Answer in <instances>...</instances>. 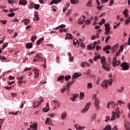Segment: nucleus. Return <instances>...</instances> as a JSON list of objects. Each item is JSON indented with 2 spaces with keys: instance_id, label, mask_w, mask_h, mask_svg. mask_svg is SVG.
I'll list each match as a JSON object with an SVG mask.
<instances>
[{
  "instance_id": "16",
  "label": "nucleus",
  "mask_w": 130,
  "mask_h": 130,
  "mask_svg": "<svg viewBox=\"0 0 130 130\" xmlns=\"http://www.w3.org/2000/svg\"><path fill=\"white\" fill-rule=\"evenodd\" d=\"M73 38H74L73 37V36L69 33V32H67L66 35V38H65V40H67V39H73Z\"/></svg>"
},
{
  "instance_id": "41",
  "label": "nucleus",
  "mask_w": 130,
  "mask_h": 130,
  "mask_svg": "<svg viewBox=\"0 0 130 130\" xmlns=\"http://www.w3.org/2000/svg\"><path fill=\"white\" fill-rule=\"evenodd\" d=\"M49 110H50L49 108H44L43 109V112H48V111H49Z\"/></svg>"
},
{
  "instance_id": "34",
  "label": "nucleus",
  "mask_w": 130,
  "mask_h": 130,
  "mask_svg": "<svg viewBox=\"0 0 130 130\" xmlns=\"http://www.w3.org/2000/svg\"><path fill=\"white\" fill-rule=\"evenodd\" d=\"M79 77H80L79 73H75L72 78H74V80H75V79H77V78H79Z\"/></svg>"
},
{
  "instance_id": "58",
  "label": "nucleus",
  "mask_w": 130,
  "mask_h": 130,
  "mask_svg": "<svg viewBox=\"0 0 130 130\" xmlns=\"http://www.w3.org/2000/svg\"><path fill=\"white\" fill-rule=\"evenodd\" d=\"M120 54V51H117L116 52V56H119V55Z\"/></svg>"
},
{
  "instance_id": "25",
  "label": "nucleus",
  "mask_w": 130,
  "mask_h": 130,
  "mask_svg": "<svg viewBox=\"0 0 130 130\" xmlns=\"http://www.w3.org/2000/svg\"><path fill=\"white\" fill-rule=\"evenodd\" d=\"M34 71L35 72V78H37L39 76V71L37 69H35Z\"/></svg>"
},
{
  "instance_id": "6",
  "label": "nucleus",
  "mask_w": 130,
  "mask_h": 130,
  "mask_svg": "<svg viewBox=\"0 0 130 130\" xmlns=\"http://www.w3.org/2000/svg\"><path fill=\"white\" fill-rule=\"evenodd\" d=\"M38 126V125L37 124V123L35 122L32 124L30 125V128H28L27 130H36L37 129Z\"/></svg>"
},
{
  "instance_id": "12",
  "label": "nucleus",
  "mask_w": 130,
  "mask_h": 130,
  "mask_svg": "<svg viewBox=\"0 0 130 130\" xmlns=\"http://www.w3.org/2000/svg\"><path fill=\"white\" fill-rule=\"evenodd\" d=\"M102 87H105V88H108V80H105L104 82H103L102 85Z\"/></svg>"
},
{
  "instance_id": "39",
  "label": "nucleus",
  "mask_w": 130,
  "mask_h": 130,
  "mask_svg": "<svg viewBox=\"0 0 130 130\" xmlns=\"http://www.w3.org/2000/svg\"><path fill=\"white\" fill-rule=\"evenodd\" d=\"M45 123H47L48 124H50L51 123V121H50V118H47L46 120Z\"/></svg>"
},
{
  "instance_id": "62",
  "label": "nucleus",
  "mask_w": 130,
  "mask_h": 130,
  "mask_svg": "<svg viewBox=\"0 0 130 130\" xmlns=\"http://www.w3.org/2000/svg\"><path fill=\"white\" fill-rule=\"evenodd\" d=\"M110 118V117H109V116H107L106 117V119L105 120V121H107L108 120H109Z\"/></svg>"
},
{
  "instance_id": "18",
  "label": "nucleus",
  "mask_w": 130,
  "mask_h": 130,
  "mask_svg": "<svg viewBox=\"0 0 130 130\" xmlns=\"http://www.w3.org/2000/svg\"><path fill=\"white\" fill-rule=\"evenodd\" d=\"M35 18L34 21H39V16H38V12H35L34 13Z\"/></svg>"
},
{
  "instance_id": "29",
  "label": "nucleus",
  "mask_w": 130,
  "mask_h": 130,
  "mask_svg": "<svg viewBox=\"0 0 130 130\" xmlns=\"http://www.w3.org/2000/svg\"><path fill=\"white\" fill-rule=\"evenodd\" d=\"M66 117H67V113L64 112L61 114V118L62 120H63Z\"/></svg>"
},
{
  "instance_id": "15",
  "label": "nucleus",
  "mask_w": 130,
  "mask_h": 130,
  "mask_svg": "<svg viewBox=\"0 0 130 130\" xmlns=\"http://www.w3.org/2000/svg\"><path fill=\"white\" fill-rule=\"evenodd\" d=\"M72 80L71 82H69L67 85V89H70V86H72L74 83H75V80H74V77L72 78Z\"/></svg>"
},
{
  "instance_id": "27",
  "label": "nucleus",
  "mask_w": 130,
  "mask_h": 130,
  "mask_svg": "<svg viewBox=\"0 0 130 130\" xmlns=\"http://www.w3.org/2000/svg\"><path fill=\"white\" fill-rule=\"evenodd\" d=\"M36 39H37V37L36 36H32L30 38L31 42H35V40H36Z\"/></svg>"
},
{
  "instance_id": "2",
  "label": "nucleus",
  "mask_w": 130,
  "mask_h": 130,
  "mask_svg": "<svg viewBox=\"0 0 130 130\" xmlns=\"http://www.w3.org/2000/svg\"><path fill=\"white\" fill-rule=\"evenodd\" d=\"M52 102L54 104V106L53 107L54 110H55L57 107L59 108L60 107V103H59L57 100H54L52 101Z\"/></svg>"
},
{
  "instance_id": "44",
  "label": "nucleus",
  "mask_w": 130,
  "mask_h": 130,
  "mask_svg": "<svg viewBox=\"0 0 130 130\" xmlns=\"http://www.w3.org/2000/svg\"><path fill=\"white\" fill-rule=\"evenodd\" d=\"M39 8H40L39 4H35L34 9H35V10H38Z\"/></svg>"
},
{
  "instance_id": "14",
  "label": "nucleus",
  "mask_w": 130,
  "mask_h": 130,
  "mask_svg": "<svg viewBox=\"0 0 130 130\" xmlns=\"http://www.w3.org/2000/svg\"><path fill=\"white\" fill-rule=\"evenodd\" d=\"M27 3L26 0H19V5H20V6H26Z\"/></svg>"
},
{
  "instance_id": "32",
  "label": "nucleus",
  "mask_w": 130,
  "mask_h": 130,
  "mask_svg": "<svg viewBox=\"0 0 130 130\" xmlns=\"http://www.w3.org/2000/svg\"><path fill=\"white\" fill-rule=\"evenodd\" d=\"M123 89H124L123 87H121L120 89H118L117 91L119 94H121V93H122Z\"/></svg>"
},
{
  "instance_id": "24",
  "label": "nucleus",
  "mask_w": 130,
  "mask_h": 130,
  "mask_svg": "<svg viewBox=\"0 0 130 130\" xmlns=\"http://www.w3.org/2000/svg\"><path fill=\"white\" fill-rule=\"evenodd\" d=\"M23 22L24 23V25H25V26H27V25H28L29 23H30V19L26 18L23 20Z\"/></svg>"
},
{
  "instance_id": "26",
  "label": "nucleus",
  "mask_w": 130,
  "mask_h": 130,
  "mask_svg": "<svg viewBox=\"0 0 130 130\" xmlns=\"http://www.w3.org/2000/svg\"><path fill=\"white\" fill-rule=\"evenodd\" d=\"M70 61H74V57H72V53H69L68 54Z\"/></svg>"
},
{
  "instance_id": "52",
  "label": "nucleus",
  "mask_w": 130,
  "mask_h": 130,
  "mask_svg": "<svg viewBox=\"0 0 130 130\" xmlns=\"http://www.w3.org/2000/svg\"><path fill=\"white\" fill-rule=\"evenodd\" d=\"M8 45H9V44L8 43H6L5 44H4L3 45V49H5V48H6L7 47V46H8Z\"/></svg>"
},
{
  "instance_id": "47",
  "label": "nucleus",
  "mask_w": 130,
  "mask_h": 130,
  "mask_svg": "<svg viewBox=\"0 0 130 130\" xmlns=\"http://www.w3.org/2000/svg\"><path fill=\"white\" fill-rule=\"evenodd\" d=\"M113 82V80H112V79L110 78V79L108 81V84H109V85H112Z\"/></svg>"
},
{
  "instance_id": "5",
  "label": "nucleus",
  "mask_w": 130,
  "mask_h": 130,
  "mask_svg": "<svg viewBox=\"0 0 130 130\" xmlns=\"http://www.w3.org/2000/svg\"><path fill=\"white\" fill-rule=\"evenodd\" d=\"M120 66L124 71H126L129 69V66L125 62H122Z\"/></svg>"
},
{
  "instance_id": "40",
  "label": "nucleus",
  "mask_w": 130,
  "mask_h": 130,
  "mask_svg": "<svg viewBox=\"0 0 130 130\" xmlns=\"http://www.w3.org/2000/svg\"><path fill=\"white\" fill-rule=\"evenodd\" d=\"M93 88V85L91 83H88L87 84V89H92Z\"/></svg>"
},
{
  "instance_id": "53",
  "label": "nucleus",
  "mask_w": 130,
  "mask_h": 130,
  "mask_svg": "<svg viewBox=\"0 0 130 130\" xmlns=\"http://www.w3.org/2000/svg\"><path fill=\"white\" fill-rule=\"evenodd\" d=\"M109 39H110V36H108L106 39V41H105L106 43H107L108 42V41L109 40Z\"/></svg>"
},
{
  "instance_id": "30",
  "label": "nucleus",
  "mask_w": 130,
  "mask_h": 130,
  "mask_svg": "<svg viewBox=\"0 0 130 130\" xmlns=\"http://www.w3.org/2000/svg\"><path fill=\"white\" fill-rule=\"evenodd\" d=\"M74 45L75 46V47H79V45L80 44V42L77 41V42H75V40H74L73 43Z\"/></svg>"
},
{
  "instance_id": "60",
  "label": "nucleus",
  "mask_w": 130,
  "mask_h": 130,
  "mask_svg": "<svg viewBox=\"0 0 130 130\" xmlns=\"http://www.w3.org/2000/svg\"><path fill=\"white\" fill-rule=\"evenodd\" d=\"M117 129H118L117 125H115L114 126V127L112 128V130H117Z\"/></svg>"
},
{
  "instance_id": "59",
  "label": "nucleus",
  "mask_w": 130,
  "mask_h": 130,
  "mask_svg": "<svg viewBox=\"0 0 130 130\" xmlns=\"http://www.w3.org/2000/svg\"><path fill=\"white\" fill-rule=\"evenodd\" d=\"M86 6H87V7H91V6H92V4L91 3L90 1H89L87 4H86Z\"/></svg>"
},
{
  "instance_id": "43",
  "label": "nucleus",
  "mask_w": 130,
  "mask_h": 130,
  "mask_svg": "<svg viewBox=\"0 0 130 130\" xmlns=\"http://www.w3.org/2000/svg\"><path fill=\"white\" fill-rule=\"evenodd\" d=\"M129 22H130V16L128 17V19H127L125 20L124 24L125 25H127V24H128V23H129Z\"/></svg>"
},
{
  "instance_id": "11",
  "label": "nucleus",
  "mask_w": 130,
  "mask_h": 130,
  "mask_svg": "<svg viewBox=\"0 0 130 130\" xmlns=\"http://www.w3.org/2000/svg\"><path fill=\"white\" fill-rule=\"evenodd\" d=\"M124 126L126 130H130V123L128 121H126L124 123Z\"/></svg>"
},
{
  "instance_id": "8",
  "label": "nucleus",
  "mask_w": 130,
  "mask_h": 130,
  "mask_svg": "<svg viewBox=\"0 0 130 130\" xmlns=\"http://www.w3.org/2000/svg\"><path fill=\"white\" fill-rule=\"evenodd\" d=\"M102 69L106 70V71H109V70H110V67H109V64H107V62H106L102 65Z\"/></svg>"
},
{
  "instance_id": "31",
  "label": "nucleus",
  "mask_w": 130,
  "mask_h": 130,
  "mask_svg": "<svg viewBox=\"0 0 130 130\" xmlns=\"http://www.w3.org/2000/svg\"><path fill=\"white\" fill-rule=\"evenodd\" d=\"M115 119V113L114 112H112V115L110 119V120H114Z\"/></svg>"
},
{
  "instance_id": "48",
  "label": "nucleus",
  "mask_w": 130,
  "mask_h": 130,
  "mask_svg": "<svg viewBox=\"0 0 130 130\" xmlns=\"http://www.w3.org/2000/svg\"><path fill=\"white\" fill-rule=\"evenodd\" d=\"M121 104H124V103L121 101H118L117 103V105H121Z\"/></svg>"
},
{
  "instance_id": "22",
  "label": "nucleus",
  "mask_w": 130,
  "mask_h": 130,
  "mask_svg": "<svg viewBox=\"0 0 130 130\" xmlns=\"http://www.w3.org/2000/svg\"><path fill=\"white\" fill-rule=\"evenodd\" d=\"M25 46L26 48H27V49H30V48H32V46H33V44H32V43H27Z\"/></svg>"
},
{
  "instance_id": "61",
  "label": "nucleus",
  "mask_w": 130,
  "mask_h": 130,
  "mask_svg": "<svg viewBox=\"0 0 130 130\" xmlns=\"http://www.w3.org/2000/svg\"><path fill=\"white\" fill-rule=\"evenodd\" d=\"M70 100H71V101H73V102H75V101H76V99L75 98V97L73 96L70 98Z\"/></svg>"
},
{
  "instance_id": "21",
  "label": "nucleus",
  "mask_w": 130,
  "mask_h": 130,
  "mask_svg": "<svg viewBox=\"0 0 130 130\" xmlns=\"http://www.w3.org/2000/svg\"><path fill=\"white\" fill-rule=\"evenodd\" d=\"M128 10L127 9H125L124 11L123 12V14L125 18H127V17H128V14H127V13H128Z\"/></svg>"
},
{
  "instance_id": "7",
  "label": "nucleus",
  "mask_w": 130,
  "mask_h": 130,
  "mask_svg": "<svg viewBox=\"0 0 130 130\" xmlns=\"http://www.w3.org/2000/svg\"><path fill=\"white\" fill-rule=\"evenodd\" d=\"M90 106H91V103H88L86 104V106H85L84 108H83L82 110V112H86L88 111L89 108H90Z\"/></svg>"
},
{
  "instance_id": "3",
  "label": "nucleus",
  "mask_w": 130,
  "mask_h": 130,
  "mask_svg": "<svg viewBox=\"0 0 130 130\" xmlns=\"http://www.w3.org/2000/svg\"><path fill=\"white\" fill-rule=\"evenodd\" d=\"M94 106L96 110L100 109V101H99V99H95L94 101Z\"/></svg>"
},
{
  "instance_id": "45",
  "label": "nucleus",
  "mask_w": 130,
  "mask_h": 130,
  "mask_svg": "<svg viewBox=\"0 0 130 130\" xmlns=\"http://www.w3.org/2000/svg\"><path fill=\"white\" fill-rule=\"evenodd\" d=\"M87 47L89 50H92L95 49V46H92L91 45L88 46Z\"/></svg>"
},
{
  "instance_id": "46",
  "label": "nucleus",
  "mask_w": 130,
  "mask_h": 130,
  "mask_svg": "<svg viewBox=\"0 0 130 130\" xmlns=\"http://www.w3.org/2000/svg\"><path fill=\"white\" fill-rule=\"evenodd\" d=\"M3 122H4V119H0V129H2Z\"/></svg>"
},
{
  "instance_id": "1",
  "label": "nucleus",
  "mask_w": 130,
  "mask_h": 130,
  "mask_svg": "<svg viewBox=\"0 0 130 130\" xmlns=\"http://www.w3.org/2000/svg\"><path fill=\"white\" fill-rule=\"evenodd\" d=\"M38 60L41 61H44V58H42L40 55L37 54L36 56L34 58V61H38Z\"/></svg>"
},
{
  "instance_id": "23",
  "label": "nucleus",
  "mask_w": 130,
  "mask_h": 130,
  "mask_svg": "<svg viewBox=\"0 0 130 130\" xmlns=\"http://www.w3.org/2000/svg\"><path fill=\"white\" fill-rule=\"evenodd\" d=\"M44 40V38H40L39 40H38L36 43L37 45L38 46V45H40V43H41V42L43 41Z\"/></svg>"
},
{
  "instance_id": "17",
  "label": "nucleus",
  "mask_w": 130,
  "mask_h": 130,
  "mask_svg": "<svg viewBox=\"0 0 130 130\" xmlns=\"http://www.w3.org/2000/svg\"><path fill=\"white\" fill-rule=\"evenodd\" d=\"M74 126L75 127H76V129H78V130H82L85 128V126H80V125L79 124H75Z\"/></svg>"
},
{
  "instance_id": "54",
  "label": "nucleus",
  "mask_w": 130,
  "mask_h": 130,
  "mask_svg": "<svg viewBox=\"0 0 130 130\" xmlns=\"http://www.w3.org/2000/svg\"><path fill=\"white\" fill-rule=\"evenodd\" d=\"M119 25H120V23H117L116 25H114L113 26V28L114 29H116V28H117V27L119 26Z\"/></svg>"
},
{
  "instance_id": "38",
  "label": "nucleus",
  "mask_w": 130,
  "mask_h": 130,
  "mask_svg": "<svg viewBox=\"0 0 130 130\" xmlns=\"http://www.w3.org/2000/svg\"><path fill=\"white\" fill-rule=\"evenodd\" d=\"M84 97H85V93L84 92H81L80 93V99L82 100L83 99V98H84Z\"/></svg>"
},
{
  "instance_id": "19",
  "label": "nucleus",
  "mask_w": 130,
  "mask_h": 130,
  "mask_svg": "<svg viewBox=\"0 0 130 130\" xmlns=\"http://www.w3.org/2000/svg\"><path fill=\"white\" fill-rule=\"evenodd\" d=\"M86 66L87 67H90V63L87 62H82L81 63V67L82 68H85V66Z\"/></svg>"
},
{
  "instance_id": "63",
  "label": "nucleus",
  "mask_w": 130,
  "mask_h": 130,
  "mask_svg": "<svg viewBox=\"0 0 130 130\" xmlns=\"http://www.w3.org/2000/svg\"><path fill=\"white\" fill-rule=\"evenodd\" d=\"M122 50H123V46L121 45L120 47V49H119V51L120 52L121 51H122Z\"/></svg>"
},
{
  "instance_id": "13",
  "label": "nucleus",
  "mask_w": 130,
  "mask_h": 130,
  "mask_svg": "<svg viewBox=\"0 0 130 130\" xmlns=\"http://www.w3.org/2000/svg\"><path fill=\"white\" fill-rule=\"evenodd\" d=\"M116 64H117V59H116V57H114L113 58V61H112V66L113 68H115V67H116Z\"/></svg>"
},
{
  "instance_id": "57",
  "label": "nucleus",
  "mask_w": 130,
  "mask_h": 130,
  "mask_svg": "<svg viewBox=\"0 0 130 130\" xmlns=\"http://www.w3.org/2000/svg\"><path fill=\"white\" fill-rule=\"evenodd\" d=\"M115 105V104L113 102H110V106L112 107H114V106Z\"/></svg>"
},
{
  "instance_id": "55",
  "label": "nucleus",
  "mask_w": 130,
  "mask_h": 130,
  "mask_svg": "<svg viewBox=\"0 0 130 130\" xmlns=\"http://www.w3.org/2000/svg\"><path fill=\"white\" fill-rule=\"evenodd\" d=\"M110 29H111L110 27H105V30L107 31V32H110Z\"/></svg>"
},
{
  "instance_id": "64",
  "label": "nucleus",
  "mask_w": 130,
  "mask_h": 130,
  "mask_svg": "<svg viewBox=\"0 0 130 130\" xmlns=\"http://www.w3.org/2000/svg\"><path fill=\"white\" fill-rule=\"evenodd\" d=\"M80 46L81 47H82V48H84L85 47V44H84V43H81L80 44Z\"/></svg>"
},
{
  "instance_id": "28",
  "label": "nucleus",
  "mask_w": 130,
  "mask_h": 130,
  "mask_svg": "<svg viewBox=\"0 0 130 130\" xmlns=\"http://www.w3.org/2000/svg\"><path fill=\"white\" fill-rule=\"evenodd\" d=\"M64 79V76L63 75H61L57 78L58 82H59L60 81H62V80Z\"/></svg>"
},
{
  "instance_id": "37",
  "label": "nucleus",
  "mask_w": 130,
  "mask_h": 130,
  "mask_svg": "<svg viewBox=\"0 0 130 130\" xmlns=\"http://www.w3.org/2000/svg\"><path fill=\"white\" fill-rule=\"evenodd\" d=\"M64 80L65 81H69V80H70V79H71V78H72V77L70 75H66L64 76Z\"/></svg>"
},
{
  "instance_id": "49",
  "label": "nucleus",
  "mask_w": 130,
  "mask_h": 130,
  "mask_svg": "<svg viewBox=\"0 0 130 130\" xmlns=\"http://www.w3.org/2000/svg\"><path fill=\"white\" fill-rule=\"evenodd\" d=\"M105 130H111V126L110 125L106 126Z\"/></svg>"
},
{
  "instance_id": "33",
  "label": "nucleus",
  "mask_w": 130,
  "mask_h": 130,
  "mask_svg": "<svg viewBox=\"0 0 130 130\" xmlns=\"http://www.w3.org/2000/svg\"><path fill=\"white\" fill-rule=\"evenodd\" d=\"M111 48V46L110 45H108L103 48V50L104 51H106V50H109Z\"/></svg>"
},
{
  "instance_id": "9",
  "label": "nucleus",
  "mask_w": 130,
  "mask_h": 130,
  "mask_svg": "<svg viewBox=\"0 0 130 130\" xmlns=\"http://www.w3.org/2000/svg\"><path fill=\"white\" fill-rule=\"evenodd\" d=\"M114 112L115 113V116L117 118H118V117L120 116V112H119V108H117L115 109V111Z\"/></svg>"
},
{
  "instance_id": "20",
  "label": "nucleus",
  "mask_w": 130,
  "mask_h": 130,
  "mask_svg": "<svg viewBox=\"0 0 130 130\" xmlns=\"http://www.w3.org/2000/svg\"><path fill=\"white\" fill-rule=\"evenodd\" d=\"M101 62L103 66V64H105L106 63V58H105V56H102L101 60Z\"/></svg>"
},
{
  "instance_id": "42",
  "label": "nucleus",
  "mask_w": 130,
  "mask_h": 130,
  "mask_svg": "<svg viewBox=\"0 0 130 130\" xmlns=\"http://www.w3.org/2000/svg\"><path fill=\"white\" fill-rule=\"evenodd\" d=\"M112 48L113 51L115 52V51H116V50H117V48H118V47L116 45H115Z\"/></svg>"
},
{
  "instance_id": "4",
  "label": "nucleus",
  "mask_w": 130,
  "mask_h": 130,
  "mask_svg": "<svg viewBox=\"0 0 130 130\" xmlns=\"http://www.w3.org/2000/svg\"><path fill=\"white\" fill-rule=\"evenodd\" d=\"M43 102V99H42L41 100L38 101H36L33 103V107L34 108H36L37 107H38L39 105L41 104Z\"/></svg>"
},
{
  "instance_id": "36",
  "label": "nucleus",
  "mask_w": 130,
  "mask_h": 130,
  "mask_svg": "<svg viewBox=\"0 0 130 130\" xmlns=\"http://www.w3.org/2000/svg\"><path fill=\"white\" fill-rule=\"evenodd\" d=\"M53 4H55V5H57V1H56V0H53L50 2L49 5H50V6H52V5H53Z\"/></svg>"
},
{
  "instance_id": "51",
  "label": "nucleus",
  "mask_w": 130,
  "mask_h": 130,
  "mask_svg": "<svg viewBox=\"0 0 130 130\" xmlns=\"http://www.w3.org/2000/svg\"><path fill=\"white\" fill-rule=\"evenodd\" d=\"M0 59L3 61V60H7V58L5 56H0Z\"/></svg>"
},
{
  "instance_id": "35",
  "label": "nucleus",
  "mask_w": 130,
  "mask_h": 130,
  "mask_svg": "<svg viewBox=\"0 0 130 130\" xmlns=\"http://www.w3.org/2000/svg\"><path fill=\"white\" fill-rule=\"evenodd\" d=\"M70 2L73 5H76L79 3V1L77 0H71Z\"/></svg>"
},
{
  "instance_id": "56",
  "label": "nucleus",
  "mask_w": 130,
  "mask_h": 130,
  "mask_svg": "<svg viewBox=\"0 0 130 130\" xmlns=\"http://www.w3.org/2000/svg\"><path fill=\"white\" fill-rule=\"evenodd\" d=\"M8 17H14V16H15V13H11L10 14H9L8 15Z\"/></svg>"
},
{
  "instance_id": "10",
  "label": "nucleus",
  "mask_w": 130,
  "mask_h": 130,
  "mask_svg": "<svg viewBox=\"0 0 130 130\" xmlns=\"http://www.w3.org/2000/svg\"><path fill=\"white\" fill-rule=\"evenodd\" d=\"M85 19H86V17L85 16H83V17L79 18L78 20V24H80L81 25H82V24H84L85 22Z\"/></svg>"
},
{
  "instance_id": "50",
  "label": "nucleus",
  "mask_w": 130,
  "mask_h": 130,
  "mask_svg": "<svg viewBox=\"0 0 130 130\" xmlns=\"http://www.w3.org/2000/svg\"><path fill=\"white\" fill-rule=\"evenodd\" d=\"M19 112L18 111L16 112L15 113L14 112H9V114H13V115H17V114H18Z\"/></svg>"
}]
</instances>
